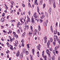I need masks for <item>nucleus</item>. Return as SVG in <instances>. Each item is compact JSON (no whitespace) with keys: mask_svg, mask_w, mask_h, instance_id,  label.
Wrapping results in <instances>:
<instances>
[{"mask_svg":"<svg viewBox=\"0 0 60 60\" xmlns=\"http://www.w3.org/2000/svg\"><path fill=\"white\" fill-rule=\"evenodd\" d=\"M58 60H60V57H59L58 58Z\"/></svg>","mask_w":60,"mask_h":60,"instance_id":"774afa93","label":"nucleus"},{"mask_svg":"<svg viewBox=\"0 0 60 60\" xmlns=\"http://www.w3.org/2000/svg\"><path fill=\"white\" fill-rule=\"evenodd\" d=\"M11 13H13V10L11 11Z\"/></svg>","mask_w":60,"mask_h":60,"instance_id":"0e129e2a","label":"nucleus"},{"mask_svg":"<svg viewBox=\"0 0 60 60\" xmlns=\"http://www.w3.org/2000/svg\"><path fill=\"white\" fill-rule=\"evenodd\" d=\"M16 43L17 44H18L19 43H18V41H16Z\"/></svg>","mask_w":60,"mask_h":60,"instance_id":"3c124183","label":"nucleus"},{"mask_svg":"<svg viewBox=\"0 0 60 60\" xmlns=\"http://www.w3.org/2000/svg\"><path fill=\"white\" fill-rule=\"evenodd\" d=\"M49 11H51V8H50L49 9Z\"/></svg>","mask_w":60,"mask_h":60,"instance_id":"49530a36","label":"nucleus"},{"mask_svg":"<svg viewBox=\"0 0 60 60\" xmlns=\"http://www.w3.org/2000/svg\"><path fill=\"white\" fill-rule=\"evenodd\" d=\"M16 43L17 44H18L19 43H18V41H16Z\"/></svg>","mask_w":60,"mask_h":60,"instance_id":"603ef678","label":"nucleus"},{"mask_svg":"<svg viewBox=\"0 0 60 60\" xmlns=\"http://www.w3.org/2000/svg\"><path fill=\"white\" fill-rule=\"evenodd\" d=\"M44 26H47V23H46V22H44Z\"/></svg>","mask_w":60,"mask_h":60,"instance_id":"4be33fe9","label":"nucleus"},{"mask_svg":"<svg viewBox=\"0 0 60 60\" xmlns=\"http://www.w3.org/2000/svg\"><path fill=\"white\" fill-rule=\"evenodd\" d=\"M37 0H35V3H34V4H37V5H38V4H37L36 3V2H37Z\"/></svg>","mask_w":60,"mask_h":60,"instance_id":"7c9ffc66","label":"nucleus"},{"mask_svg":"<svg viewBox=\"0 0 60 60\" xmlns=\"http://www.w3.org/2000/svg\"><path fill=\"white\" fill-rule=\"evenodd\" d=\"M28 6L29 7H30H30H31V5L30 4V3H29L28 4Z\"/></svg>","mask_w":60,"mask_h":60,"instance_id":"2f4dec72","label":"nucleus"},{"mask_svg":"<svg viewBox=\"0 0 60 60\" xmlns=\"http://www.w3.org/2000/svg\"><path fill=\"white\" fill-rule=\"evenodd\" d=\"M29 21H28V20H26V22H27V23H28V22H29Z\"/></svg>","mask_w":60,"mask_h":60,"instance_id":"680f3d73","label":"nucleus"},{"mask_svg":"<svg viewBox=\"0 0 60 60\" xmlns=\"http://www.w3.org/2000/svg\"><path fill=\"white\" fill-rule=\"evenodd\" d=\"M13 34L14 35V36L15 35V34H16V33L15 32H13Z\"/></svg>","mask_w":60,"mask_h":60,"instance_id":"bf43d9fd","label":"nucleus"},{"mask_svg":"<svg viewBox=\"0 0 60 60\" xmlns=\"http://www.w3.org/2000/svg\"><path fill=\"white\" fill-rule=\"evenodd\" d=\"M52 60H55V56H53L52 57Z\"/></svg>","mask_w":60,"mask_h":60,"instance_id":"c756f323","label":"nucleus"},{"mask_svg":"<svg viewBox=\"0 0 60 60\" xmlns=\"http://www.w3.org/2000/svg\"><path fill=\"white\" fill-rule=\"evenodd\" d=\"M53 45H55V42H53Z\"/></svg>","mask_w":60,"mask_h":60,"instance_id":"864d4df0","label":"nucleus"},{"mask_svg":"<svg viewBox=\"0 0 60 60\" xmlns=\"http://www.w3.org/2000/svg\"><path fill=\"white\" fill-rule=\"evenodd\" d=\"M9 37L10 38V39H12V38H11V36H9Z\"/></svg>","mask_w":60,"mask_h":60,"instance_id":"e2e57ef3","label":"nucleus"},{"mask_svg":"<svg viewBox=\"0 0 60 60\" xmlns=\"http://www.w3.org/2000/svg\"><path fill=\"white\" fill-rule=\"evenodd\" d=\"M11 30L10 29H9L8 30V32H8V34H11Z\"/></svg>","mask_w":60,"mask_h":60,"instance_id":"9d476101","label":"nucleus"},{"mask_svg":"<svg viewBox=\"0 0 60 60\" xmlns=\"http://www.w3.org/2000/svg\"><path fill=\"white\" fill-rule=\"evenodd\" d=\"M49 13L50 14H51V11H49Z\"/></svg>","mask_w":60,"mask_h":60,"instance_id":"a18cd8bd","label":"nucleus"},{"mask_svg":"<svg viewBox=\"0 0 60 60\" xmlns=\"http://www.w3.org/2000/svg\"><path fill=\"white\" fill-rule=\"evenodd\" d=\"M57 34L59 36L60 35V34L59 33V32H58Z\"/></svg>","mask_w":60,"mask_h":60,"instance_id":"8fccbe9b","label":"nucleus"},{"mask_svg":"<svg viewBox=\"0 0 60 60\" xmlns=\"http://www.w3.org/2000/svg\"><path fill=\"white\" fill-rule=\"evenodd\" d=\"M30 29L32 31H33V27L32 26H30Z\"/></svg>","mask_w":60,"mask_h":60,"instance_id":"f704fd0d","label":"nucleus"},{"mask_svg":"<svg viewBox=\"0 0 60 60\" xmlns=\"http://www.w3.org/2000/svg\"><path fill=\"white\" fill-rule=\"evenodd\" d=\"M22 51L23 52V53H26V50H25V49L24 48Z\"/></svg>","mask_w":60,"mask_h":60,"instance_id":"aec40b11","label":"nucleus"},{"mask_svg":"<svg viewBox=\"0 0 60 60\" xmlns=\"http://www.w3.org/2000/svg\"><path fill=\"white\" fill-rule=\"evenodd\" d=\"M25 53H26V54L27 55L28 54V51H26V52H25Z\"/></svg>","mask_w":60,"mask_h":60,"instance_id":"72a5a7b5","label":"nucleus"},{"mask_svg":"<svg viewBox=\"0 0 60 60\" xmlns=\"http://www.w3.org/2000/svg\"><path fill=\"white\" fill-rule=\"evenodd\" d=\"M31 22L32 23H34V19L33 16H32Z\"/></svg>","mask_w":60,"mask_h":60,"instance_id":"39448f33","label":"nucleus"},{"mask_svg":"<svg viewBox=\"0 0 60 60\" xmlns=\"http://www.w3.org/2000/svg\"><path fill=\"white\" fill-rule=\"evenodd\" d=\"M22 4V6H23V7H25V4Z\"/></svg>","mask_w":60,"mask_h":60,"instance_id":"c03bdc74","label":"nucleus"},{"mask_svg":"<svg viewBox=\"0 0 60 60\" xmlns=\"http://www.w3.org/2000/svg\"><path fill=\"white\" fill-rule=\"evenodd\" d=\"M10 42H12V39H10Z\"/></svg>","mask_w":60,"mask_h":60,"instance_id":"37998d69","label":"nucleus"},{"mask_svg":"<svg viewBox=\"0 0 60 60\" xmlns=\"http://www.w3.org/2000/svg\"><path fill=\"white\" fill-rule=\"evenodd\" d=\"M26 29H28V26L27 25V26H26Z\"/></svg>","mask_w":60,"mask_h":60,"instance_id":"473e14b6","label":"nucleus"},{"mask_svg":"<svg viewBox=\"0 0 60 60\" xmlns=\"http://www.w3.org/2000/svg\"><path fill=\"white\" fill-rule=\"evenodd\" d=\"M56 38L57 41H59V40L58 39V37L57 36H56Z\"/></svg>","mask_w":60,"mask_h":60,"instance_id":"a878e982","label":"nucleus"},{"mask_svg":"<svg viewBox=\"0 0 60 60\" xmlns=\"http://www.w3.org/2000/svg\"><path fill=\"white\" fill-rule=\"evenodd\" d=\"M50 51H52V48H50Z\"/></svg>","mask_w":60,"mask_h":60,"instance_id":"69168bd1","label":"nucleus"},{"mask_svg":"<svg viewBox=\"0 0 60 60\" xmlns=\"http://www.w3.org/2000/svg\"><path fill=\"white\" fill-rule=\"evenodd\" d=\"M25 34H26V33L24 32L23 34L22 35V37H25Z\"/></svg>","mask_w":60,"mask_h":60,"instance_id":"dca6fc26","label":"nucleus"},{"mask_svg":"<svg viewBox=\"0 0 60 60\" xmlns=\"http://www.w3.org/2000/svg\"><path fill=\"white\" fill-rule=\"evenodd\" d=\"M45 14L47 16V17L48 16V13H47V12H45Z\"/></svg>","mask_w":60,"mask_h":60,"instance_id":"bb28decb","label":"nucleus"},{"mask_svg":"<svg viewBox=\"0 0 60 60\" xmlns=\"http://www.w3.org/2000/svg\"><path fill=\"white\" fill-rule=\"evenodd\" d=\"M23 19L22 18H21L20 19V21H21V22H22V20Z\"/></svg>","mask_w":60,"mask_h":60,"instance_id":"4d7b16f0","label":"nucleus"},{"mask_svg":"<svg viewBox=\"0 0 60 60\" xmlns=\"http://www.w3.org/2000/svg\"><path fill=\"white\" fill-rule=\"evenodd\" d=\"M49 3L50 4H51V1H52V0H49Z\"/></svg>","mask_w":60,"mask_h":60,"instance_id":"a19ab883","label":"nucleus"},{"mask_svg":"<svg viewBox=\"0 0 60 60\" xmlns=\"http://www.w3.org/2000/svg\"><path fill=\"white\" fill-rule=\"evenodd\" d=\"M15 36V37L16 38H18V36L17 35H15L14 36Z\"/></svg>","mask_w":60,"mask_h":60,"instance_id":"c85d7f7f","label":"nucleus"},{"mask_svg":"<svg viewBox=\"0 0 60 60\" xmlns=\"http://www.w3.org/2000/svg\"><path fill=\"white\" fill-rule=\"evenodd\" d=\"M24 42V40L23 39L22 40V41H21V42H22V47H24V44L23 43Z\"/></svg>","mask_w":60,"mask_h":60,"instance_id":"7ed1b4c3","label":"nucleus"},{"mask_svg":"<svg viewBox=\"0 0 60 60\" xmlns=\"http://www.w3.org/2000/svg\"><path fill=\"white\" fill-rule=\"evenodd\" d=\"M32 53L33 55H34V49H33L32 50Z\"/></svg>","mask_w":60,"mask_h":60,"instance_id":"412c9836","label":"nucleus"},{"mask_svg":"<svg viewBox=\"0 0 60 60\" xmlns=\"http://www.w3.org/2000/svg\"><path fill=\"white\" fill-rule=\"evenodd\" d=\"M53 4V6L54 8H56V4H55V3Z\"/></svg>","mask_w":60,"mask_h":60,"instance_id":"5701e85b","label":"nucleus"},{"mask_svg":"<svg viewBox=\"0 0 60 60\" xmlns=\"http://www.w3.org/2000/svg\"><path fill=\"white\" fill-rule=\"evenodd\" d=\"M11 3L12 4H14V3L12 1H11Z\"/></svg>","mask_w":60,"mask_h":60,"instance_id":"ea45409f","label":"nucleus"},{"mask_svg":"<svg viewBox=\"0 0 60 60\" xmlns=\"http://www.w3.org/2000/svg\"><path fill=\"white\" fill-rule=\"evenodd\" d=\"M15 46L16 47H17V44H15Z\"/></svg>","mask_w":60,"mask_h":60,"instance_id":"09e8293b","label":"nucleus"},{"mask_svg":"<svg viewBox=\"0 0 60 60\" xmlns=\"http://www.w3.org/2000/svg\"><path fill=\"white\" fill-rule=\"evenodd\" d=\"M38 35H40H40L41 34V33H39V32H38Z\"/></svg>","mask_w":60,"mask_h":60,"instance_id":"de8ad7c7","label":"nucleus"},{"mask_svg":"<svg viewBox=\"0 0 60 60\" xmlns=\"http://www.w3.org/2000/svg\"><path fill=\"white\" fill-rule=\"evenodd\" d=\"M30 11H29L28 12V13H29V14L30 15Z\"/></svg>","mask_w":60,"mask_h":60,"instance_id":"052dcab7","label":"nucleus"},{"mask_svg":"<svg viewBox=\"0 0 60 60\" xmlns=\"http://www.w3.org/2000/svg\"><path fill=\"white\" fill-rule=\"evenodd\" d=\"M27 18L28 20V21H29V22H31V21L30 20V18L28 17L27 16Z\"/></svg>","mask_w":60,"mask_h":60,"instance_id":"6ab92c4d","label":"nucleus"},{"mask_svg":"<svg viewBox=\"0 0 60 60\" xmlns=\"http://www.w3.org/2000/svg\"><path fill=\"white\" fill-rule=\"evenodd\" d=\"M20 25V23L19 22L18 23H17V27H19V25Z\"/></svg>","mask_w":60,"mask_h":60,"instance_id":"a211bd4d","label":"nucleus"},{"mask_svg":"<svg viewBox=\"0 0 60 60\" xmlns=\"http://www.w3.org/2000/svg\"><path fill=\"white\" fill-rule=\"evenodd\" d=\"M52 0V3L53 4H54V3H55V0Z\"/></svg>","mask_w":60,"mask_h":60,"instance_id":"e433bc0d","label":"nucleus"},{"mask_svg":"<svg viewBox=\"0 0 60 60\" xmlns=\"http://www.w3.org/2000/svg\"><path fill=\"white\" fill-rule=\"evenodd\" d=\"M19 12H20V11H21V9H19Z\"/></svg>","mask_w":60,"mask_h":60,"instance_id":"13d9d810","label":"nucleus"},{"mask_svg":"<svg viewBox=\"0 0 60 60\" xmlns=\"http://www.w3.org/2000/svg\"><path fill=\"white\" fill-rule=\"evenodd\" d=\"M54 34H57V30H56V31L55 30H54Z\"/></svg>","mask_w":60,"mask_h":60,"instance_id":"f8f14e48","label":"nucleus"},{"mask_svg":"<svg viewBox=\"0 0 60 60\" xmlns=\"http://www.w3.org/2000/svg\"><path fill=\"white\" fill-rule=\"evenodd\" d=\"M39 7H37V11L39 13V15H41V14H40V13L39 12Z\"/></svg>","mask_w":60,"mask_h":60,"instance_id":"2eb2a0df","label":"nucleus"},{"mask_svg":"<svg viewBox=\"0 0 60 60\" xmlns=\"http://www.w3.org/2000/svg\"><path fill=\"white\" fill-rule=\"evenodd\" d=\"M11 21L12 22H14V21H15V20H11Z\"/></svg>","mask_w":60,"mask_h":60,"instance_id":"6e6d98bb","label":"nucleus"},{"mask_svg":"<svg viewBox=\"0 0 60 60\" xmlns=\"http://www.w3.org/2000/svg\"><path fill=\"white\" fill-rule=\"evenodd\" d=\"M16 56L17 57L19 56H20V53H19V52H18L16 54Z\"/></svg>","mask_w":60,"mask_h":60,"instance_id":"1a4fd4ad","label":"nucleus"},{"mask_svg":"<svg viewBox=\"0 0 60 60\" xmlns=\"http://www.w3.org/2000/svg\"><path fill=\"white\" fill-rule=\"evenodd\" d=\"M58 42L59 43V44H60V40L59 41V40L58 41Z\"/></svg>","mask_w":60,"mask_h":60,"instance_id":"338daca9","label":"nucleus"},{"mask_svg":"<svg viewBox=\"0 0 60 60\" xmlns=\"http://www.w3.org/2000/svg\"><path fill=\"white\" fill-rule=\"evenodd\" d=\"M34 17L35 20H37V21H38V22L39 21V20L38 19H37V18H38V15H36V13H35L33 15Z\"/></svg>","mask_w":60,"mask_h":60,"instance_id":"f257e3e1","label":"nucleus"},{"mask_svg":"<svg viewBox=\"0 0 60 60\" xmlns=\"http://www.w3.org/2000/svg\"><path fill=\"white\" fill-rule=\"evenodd\" d=\"M49 41H50L49 40H48V42L47 43V46L48 48H49V45H50V42H49Z\"/></svg>","mask_w":60,"mask_h":60,"instance_id":"423d86ee","label":"nucleus"},{"mask_svg":"<svg viewBox=\"0 0 60 60\" xmlns=\"http://www.w3.org/2000/svg\"><path fill=\"white\" fill-rule=\"evenodd\" d=\"M41 47V45H40V44L38 46H37V47L38 49V50H40V47Z\"/></svg>","mask_w":60,"mask_h":60,"instance_id":"6e6552de","label":"nucleus"},{"mask_svg":"<svg viewBox=\"0 0 60 60\" xmlns=\"http://www.w3.org/2000/svg\"><path fill=\"white\" fill-rule=\"evenodd\" d=\"M50 53H49V54H48L49 56H50Z\"/></svg>","mask_w":60,"mask_h":60,"instance_id":"5fc2aeb1","label":"nucleus"},{"mask_svg":"<svg viewBox=\"0 0 60 60\" xmlns=\"http://www.w3.org/2000/svg\"><path fill=\"white\" fill-rule=\"evenodd\" d=\"M44 40L45 41V42L46 43L47 42V37L46 36L44 38Z\"/></svg>","mask_w":60,"mask_h":60,"instance_id":"9b49d317","label":"nucleus"},{"mask_svg":"<svg viewBox=\"0 0 60 60\" xmlns=\"http://www.w3.org/2000/svg\"><path fill=\"white\" fill-rule=\"evenodd\" d=\"M37 34V30L36 29H35L34 31V35H36V34Z\"/></svg>","mask_w":60,"mask_h":60,"instance_id":"20e7f679","label":"nucleus"},{"mask_svg":"<svg viewBox=\"0 0 60 60\" xmlns=\"http://www.w3.org/2000/svg\"><path fill=\"white\" fill-rule=\"evenodd\" d=\"M29 34L30 35V36H31V35H32V32H31L30 31V32L29 33Z\"/></svg>","mask_w":60,"mask_h":60,"instance_id":"b1692460","label":"nucleus"},{"mask_svg":"<svg viewBox=\"0 0 60 60\" xmlns=\"http://www.w3.org/2000/svg\"><path fill=\"white\" fill-rule=\"evenodd\" d=\"M56 27H57L58 25H57V22H56Z\"/></svg>","mask_w":60,"mask_h":60,"instance_id":"79ce46f5","label":"nucleus"},{"mask_svg":"<svg viewBox=\"0 0 60 60\" xmlns=\"http://www.w3.org/2000/svg\"><path fill=\"white\" fill-rule=\"evenodd\" d=\"M50 28L51 31L52 33H53V28H52V25L51 26Z\"/></svg>","mask_w":60,"mask_h":60,"instance_id":"ddd939ff","label":"nucleus"},{"mask_svg":"<svg viewBox=\"0 0 60 60\" xmlns=\"http://www.w3.org/2000/svg\"><path fill=\"white\" fill-rule=\"evenodd\" d=\"M4 19L2 18H1L0 21L1 22H4Z\"/></svg>","mask_w":60,"mask_h":60,"instance_id":"4468645a","label":"nucleus"},{"mask_svg":"<svg viewBox=\"0 0 60 60\" xmlns=\"http://www.w3.org/2000/svg\"><path fill=\"white\" fill-rule=\"evenodd\" d=\"M46 52L47 54H49V53H51V52H49V49H47L46 50Z\"/></svg>","mask_w":60,"mask_h":60,"instance_id":"0eeeda50","label":"nucleus"},{"mask_svg":"<svg viewBox=\"0 0 60 60\" xmlns=\"http://www.w3.org/2000/svg\"><path fill=\"white\" fill-rule=\"evenodd\" d=\"M58 47H57V46H56V47H55V50H54L55 51H56V49H57L58 48Z\"/></svg>","mask_w":60,"mask_h":60,"instance_id":"cd10ccee","label":"nucleus"},{"mask_svg":"<svg viewBox=\"0 0 60 60\" xmlns=\"http://www.w3.org/2000/svg\"><path fill=\"white\" fill-rule=\"evenodd\" d=\"M50 41V42H52V41H53V39H52V38H50V40H49Z\"/></svg>","mask_w":60,"mask_h":60,"instance_id":"393cba45","label":"nucleus"},{"mask_svg":"<svg viewBox=\"0 0 60 60\" xmlns=\"http://www.w3.org/2000/svg\"><path fill=\"white\" fill-rule=\"evenodd\" d=\"M41 15L42 16L41 17V19L44 18L45 17V15H44V14L43 13H41Z\"/></svg>","mask_w":60,"mask_h":60,"instance_id":"f03ea898","label":"nucleus"},{"mask_svg":"<svg viewBox=\"0 0 60 60\" xmlns=\"http://www.w3.org/2000/svg\"><path fill=\"white\" fill-rule=\"evenodd\" d=\"M27 49H29L30 48V47H29V44H27Z\"/></svg>","mask_w":60,"mask_h":60,"instance_id":"f3484780","label":"nucleus"},{"mask_svg":"<svg viewBox=\"0 0 60 60\" xmlns=\"http://www.w3.org/2000/svg\"><path fill=\"white\" fill-rule=\"evenodd\" d=\"M45 7V4H44L43 5V8H44Z\"/></svg>","mask_w":60,"mask_h":60,"instance_id":"58836bf2","label":"nucleus"},{"mask_svg":"<svg viewBox=\"0 0 60 60\" xmlns=\"http://www.w3.org/2000/svg\"><path fill=\"white\" fill-rule=\"evenodd\" d=\"M17 32L18 34H19V33H20V32L19 31V30H17Z\"/></svg>","mask_w":60,"mask_h":60,"instance_id":"c9c22d12","label":"nucleus"},{"mask_svg":"<svg viewBox=\"0 0 60 60\" xmlns=\"http://www.w3.org/2000/svg\"><path fill=\"white\" fill-rule=\"evenodd\" d=\"M23 56V54H21L20 56V58H22V56Z\"/></svg>","mask_w":60,"mask_h":60,"instance_id":"4c0bfd02","label":"nucleus"}]
</instances>
